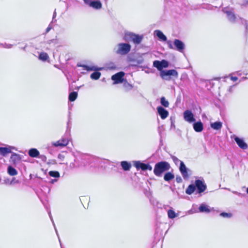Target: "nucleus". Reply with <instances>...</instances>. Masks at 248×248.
<instances>
[{
  "mask_svg": "<svg viewBox=\"0 0 248 248\" xmlns=\"http://www.w3.org/2000/svg\"><path fill=\"white\" fill-rule=\"evenodd\" d=\"M49 217H50V218H51V220L52 221V223L53 224L54 226H55V224H54V221H53L50 214H49ZM54 228H55V230L57 234L58 235L57 231L55 227H54Z\"/></svg>",
  "mask_w": 248,
  "mask_h": 248,
  "instance_id": "nucleus-50",
  "label": "nucleus"
},
{
  "mask_svg": "<svg viewBox=\"0 0 248 248\" xmlns=\"http://www.w3.org/2000/svg\"><path fill=\"white\" fill-rule=\"evenodd\" d=\"M90 6L93 8V9L98 10L102 8V5L101 2L99 0L92 1V2L90 3Z\"/></svg>",
  "mask_w": 248,
  "mask_h": 248,
  "instance_id": "nucleus-19",
  "label": "nucleus"
},
{
  "mask_svg": "<svg viewBox=\"0 0 248 248\" xmlns=\"http://www.w3.org/2000/svg\"><path fill=\"white\" fill-rule=\"evenodd\" d=\"M220 216L223 217L230 218L232 217V215L231 213L223 212L220 214Z\"/></svg>",
  "mask_w": 248,
  "mask_h": 248,
  "instance_id": "nucleus-38",
  "label": "nucleus"
},
{
  "mask_svg": "<svg viewBox=\"0 0 248 248\" xmlns=\"http://www.w3.org/2000/svg\"><path fill=\"white\" fill-rule=\"evenodd\" d=\"M160 76L164 80H170L171 79V76L177 78L178 73L177 71L174 69L165 70L160 71Z\"/></svg>",
  "mask_w": 248,
  "mask_h": 248,
  "instance_id": "nucleus-3",
  "label": "nucleus"
},
{
  "mask_svg": "<svg viewBox=\"0 0 248 248\" xmlns=\"http://www.w3.org/2000/svg\"><path fill=\"white\" fill-rule=\"evenodd\" d=\"M56 16V11H55L54 13H53V18H52V20H53L54 19V18H55Z\"/></svg>",
  "mask_w": 248,
  "mask_h": 248,
  "instance_id": "nucleus-52",
  "label": "nucleus"
},
{
  "mask_svg": "<svg viewBox=\"0 0 248 248\" xmlns=\"http://www.w3.org/2000/svg\"><path fill=\"white\" fill-rule=\"evenodd\" d=\"M53 20H52V21L51 22V23H50V24L52 23H53Z\"/></svg>",
  "mask_w": 248,
  "mask_h": 248,
  "instance_id": "nucleus-59",
  "label": "nucleus"
},
{
  "mask_svg": "<svg viewBox=\"0 0 248 248\" xmlns=\"http://www.w3.org/2000/svg\"><path fill=\"white\" fill-rule=\"evenodd\" d=\"M226 189H228V190L230 191V189L229 188H225Z\"/></svg>",
  "mask_w": 248,
  "mask_h": 248,
  "instance_id": "nucleus-57",
  "label": "nucleus"
},
{
  "mask_svg": "<svg viewBox=\"0 0 248 248\" xmlns=\"http://www.w3.org/2000/svg\"><path fill=\"white\" fill-rule=\"evenodd\" d=\"M222 12L227 14L228 20L234 23L236 20V16L233 12L228 10L227 7L223 8L222 10Z\"/></svg>",
  "mask_w": 248,
  "mask_h": 248,
  "instance_id": "nucleus-10",
  "label": "nucleus"
},
{
  "mask_svg": "<svg viewBox=\"0 0 248 248\" xmlns=\"http://www.w3.org/2000/svg\"><path fill=\"white\" fill-rule=\"evenodd\" d=\"M26 47V46H25L24 47H23V48H22V49H23L24 50H25V47Z\"/></svg>",
  "mask_w": 248,
  "mask_h": 248,
  "instance_id": "nucleus-56",
  "label": "nucleus"
},
{
  "mask_svg": "<svg viewBox=\"0 0 248 248\" xmlns=\"http://www.w3.org/2000/svg\"><path fill=\"white\" fill-rule=\"evenodd\" d=\"M57 180L56 179H53V180H51V183H54V182H57Z\"/></svg>",
  "mask_w": 248,
  "mask_h": 248,
  "instance_id": "nucleus-53",
  "label": "nucleus"
},
{
  "mask_svg": "<svg viewBox=\"0 0 248 248\" xmlns=\"http://www.w3.org/2000/svg\"><path fill=\"white\" fill-rule=\"evenodd\" d=\"M176 181L178 183H181L182 182V179L180 176H176Z\"/></svg>",
  "mask_w": 248,
  "mask_h": 248,
  "instance_id": "nucleus-43",
  "label": "nucleus"
},
{
  "mask_svg": "<svg viewBox=\"0 0 248 248\" xmlns=\"http://www.w3.org/2000/svg\"><path fill=\"white\" fill-rule=\"evenodd\" d=\"M82 66L84 68V69H86L87 71L101 70L102 69V68H96L94 66H92V67H90L89 66L84 65H83Z\"/></svg>",
  "mask_w": 248,
  "mask_h": 248,
  "instance_id": "nucleus-28",
  "label": "nucleus"
},
{
  "mask_svg": "<svg viewBox=\"0 0 248 248\" xmlns=\"http://www.w3.org/2000/svg\"><path fill=\"white\" fill-rule=\"evenodd\" d=\"M234 140L235 141L237 144L240 148L243 150L247 149L248 148L247 144L244 141V140L243 139H240L237 137H235L234 138Z\"/></svg>",
  "mask_w": 248,
  "mask_h": 248,
  "instance_id": "nucleus-15",
  "label": "nucleus"
},
{
  "mask_svg": "<svg viewBox=\"0 0 248 248\" xmlns=\"http://www.w3.org/2000/svg\"><path fill=\"white\" fill-rule=\"evenodd\" d=\"M167 45L168 46V47L170 48V49H175V47H173L172 44V43L170 41V40H169L167 41Z\"/></svg>",
  "mask_w": 248,
  "mask_h": 248,
  "instance_id": "nucleus-41",
  "label": "nucleus"
},
{
  "mask_svg": "<svg viewBox=\"0 0 248 248\" xmlns=\"http://www.w3.org/2000/svg\"><path fill=\"white\" fill-rule=\"evenodd\" d=\"M157 110L161 118L163 120L165 119L169 115V112L161 106L157 107Z\"/></svg>",
  "mask_w": 248,
  "mask_h": 248,
  "instance_id": "nucleus-13",
  "label": "nucleus"
},
{
  "mask_svg": "<svg viewBox=\"0 0 248 248\" xmlns=\"http://www.w3.org/2000/svg\"><path fill=\"white\" fill-rule=\"evenodd\" d=\"M38 158L41 159L43 161L46 162L47 160L46 157L43 155H39Z\"/></svg>",
  "mask_w": 248,
  "mask_h": 248,
  "instance_id": "nucleus-40",
  "label": "nucleus"
},
{
  "mask_svg": "<svg viewBox=\"0 0 248 248\" xmlns=\"http://www.w3.org/2000/svg\"><path fill=\"white\" fill-rule=\"evenodd\" d=\"M210 126L214 130H220L222 126V123L221 122H216L211 123Z\"/></svg>",
  "mask_w": 248,
  "mask_h": 248,
  "instance_id": "nucleus-21",
  "label": "nucleus"
},
{
  "mask_svg": "<svg viewBox=\"0 0 248 248\" xmlns=\"http://www.w3.org/2000/svg\"><path fill=\"white\" fill-rule=\"evenodd\" d=\"M153 65L161 71L163 68H167L169 66V62L165 60L161 61H155L153 62Z\"/></svg>",
  "mask_w": 248,
  "mask_h": 248,
  "instance_id": "nucleus-7",
  "label": "nucleus"
},
{
  "mask_svg": "<svg viewBox=\"0 0 248 248\" xmlns=\"http://www.w3.org/2000/svg\"><path fill=\"white\" fill-rule=\"evenodd\" d=\"M12 152L11 149L7 147H0V154L1 155L4 156L7 154Z\"/></svg>",
  "mask_w": 248,
  "mask_h": 248,
  "instance_id": "nucleus-23",
  "label": "nucleus"
},
{
  "mask_svg": "<svg viewBox=\"0 0 248 248\" xmlns=\"http://www.w3.org/2000/svg\"><path fill=\"white\" fill-rule=\"evenodd\" d=\"M143 62V59L139 60L137 61V64H141Z\"/></svg>",
  "mask_w": 248,
  "mask_h": 248,
  "instance_id": "nucleus-48",
  "label": "nucleus"
},
{
  "mask_svg": "<svg viewBox=\"0 0 248 248\" xmlns=\"http://www.w3.org/2000/svg\"><path fill=\"white\" fill-rule=\"evenodd\" d=\"M124 75V73L123 72H120L113 75L111 77V79L114 81V84H118L123 82Z\"/></svg>",
  "mask_w": 248,
  "mask_h": 248,
  "instance_id": "nucleus-9",
  "label": "nucleus"
},
{
  "mask_svg": "<svg viewBox=\"0 0 248 248\" xmlns=\"http://www.w3.org/2000/svg\"><path fill=\"white\" fill-rule=\"evenodd\" d=\"M160 103L163 107L167 108L169 106V102L167 100L165 97L163 96L160 98Z\"/></svg>",
  "mask_w": 248,
  "mask_h": 248,
  "instance_id": "nucleus-30",
  "label": "nucleus"
},
{
  "mask_svg": "<svg viewBox=\"0 0 248 248\" xmlns=\"http://www.w3.org/2000/svg\"><path fill=\"white\" fill-rule=\"evenodd\" d=\"M231 79L232 81H236V80L238 79V78H237V77H231Z\"/></svg>",
  "mask_w": 248,
  "mask_h": 248,
  "instance_id": "nucleus-49",
  "label": "nucleus"
},
{
  "mask_svg": "<svg viewBox=\"0 0 248 248\" xmlns=\"http://www.w3.org/2000/svg\"><path fill=\"white\" fill-rule=\"evenodd\" d=\"M131 46L128 43H122L118 44L113 49L114 52L118 55H125L131 50Z\"/></svg>",
  "mask_w": 248,
  "mask_h": 248,
  "instance_id": "nucleus-2",
  "label": "nucleus"
},
{
  "mask_svg": "<svg viewBox=\"0 0 248 248\" xmlns=\"http://www.w3.org/2000/svg\"><path fill=\"white\" fill-rule=\"evenodd\" d=\"M0 46L6 48H11L13 46V45L7 43L0 44Z\"/></svg>",
  "mask_w": 248,
  "mask_h": 248,
  "instance_id": "nucleus-37",
  "label": "nucleus"
},
{
  "mask_svg": "<svg viewBox=\"0 0 248 248\" xmlns=\"http://www.w3.org/2000/svg\"><path fill=\"white\" fill-rule=\"evenodd\" d=\"M193 126L194 130L197 132H202L203 128V124L201 121L194 123Z\"/></svg>",
  "mask_w": 248,
  "mask_h": 248,
  "instance_id": "nucleus-16",
  "label": "nucleus"
},
{
  "mask_svg": "<svg viewBox=\"0 0 248 248\" xmlns=\"http://www.w3.org/2000/svg\"><path fill=\"white\" fill-rule=\"evenodd\" d=\"M154 34L160 40L163 41H166L167 40V37L163 34V33L159 30H155L154 31Z\"/></svg>",
  "mask_w": 248,
  "mask_h": 248,
  "instance_id": "nucleus-18",
  "label": "nucleus"
},
{
  "mask_svg": "<svg viewBox=\"0 0 248 248\" xmlns=\"http://www.w3.org/2000/svg\"><path fill=\"white\" fill-rule=\"evenodd\" d=\"M171 126H173V122L172 121H171Z\"/></svg>",
  "mask_w": 248,
  "mask_h": 248,
  "instance_id": "nucleus-55",
  "label": "nucleus"
},
{
  "mask_svg": "<svg viewBox=\"0 0 248 248\" xmlns=\"http://www.w3.org/2000/svg\"><path fill=\"white\" fill-rule=\"evenodd\" d=\"M134 165L138 170L141 169L142 170H149L151 171L152 170V167L150 164H145L140 161H135Z\"/></svg>",
  "mask_w": 248,
  "mask_h": 248,
  "instance_id": "nucleus-5",
  "label": "nucleus"
},
{
  "mask_svg": "<svg viewBox=\"0 0 248 248\" xmlns=\"http://www.w3.org/2000/svg\"><path fill=\"white\" fill-rule=\"evenodd\" d=\"M121 165L123 169L125 171L129 170L131 167V163L126 161H122L121 162Z\"/></svg>",
  "mask_w": 248,
  "mask_h": 248,
  "instance_id": "nucleus-22",
  "label": "nucleus"
},
{
  "mask_svg": "<svg viewBox=\"0 0 248 248\" xmlns=\"http://www.w3.org/2000/svg\"><path fill=\"white\" fill-rule=\"evenodd\" d=\"M53 42H55V40L54 39L50 40L47 41V43L50 44L51 43H53Z\"/></svg>",
  "mask_w": 248,
  "mask_h": 248,
  "instance_id": "nucleus-51",
  "label": "nucleus"
},
{
  "mask_svg": "<svg viewBox=\"0 0 248 248\" xmlns=\"http://www.w3.org/2000/svg\"><path fill=\"white\" fill-rule=\"evenodd\" d=\"M125 38H129L136 44H139L142 41V37L139 35L135 34L131 32H128L125 34Z\"/></svg>",
  "mask_w": 248,
  "mask_h": 248,
  "instance_id": "nucleus-6",
  "label": "nucleus"
},
{
  "mask_svg": "<svg viewBox=\"0 0 248 248\" xmlns=\"http://www.w3.org/2000/svg\"><path fill=\"white\" fill-rule=\"evenodd\" d=\"M179 170L185 180H188L189 178L190 174L188 173L190 172V170L187 169L183 162H181V165L179 166Z\"/></svg>",
  "mask_w": 248,
  "mask_h": 248,
  "instance_id": "nucleus-4",
  "label": "nucleus"
},
{
  "mask_svg": "<svg viewBox=\"0 0 248 248\" xmlns=\"http://www.w3.org/2000/svg\"><path fill=\"white\" fill-rule=\"evenodd\" d=\"M195 189H196V186L194 185L191 184L188 186L186 190V193L187 194L191 195L194 192Z\"/></svg>",
  "mask_w": 248,
  "mask_h": 248,
  "instance_id": "nucleus-26",
  "label": "nucleus"
},
{
  "mask_svg": "<svg viewBox=\"0 0 248 248\" xmlns=\"http://www.w3.org/2000/svg\"><path fill=\"white\" fill-rule=\"evenodd\" d=\"M48 58V56L46 53H45V52L40 53L39 56V59L40 60H42L43 61H46L47 60Z\"/></svg>",
  "mask_w": 248,
  "mask_h": 248,
  "instance_id": "nucleus-32",
  "label": "nucleus"
},
{
  "mask_svg": "<svg viewBox=\"0 0 248 248\" xmlns=\"http://www.w3.org/2000/svg\"><path fill=\"white\" fill-rule=\"evenodd\" d=\"M232 193L235 194H236V195H238V196H243L242 194H241V193H239L238 192L235 191H233Z\"/></svg>",
  "mask_w": 248,
  "mask_h": 248,
  "instance_id": "nucleus-47",
  "label": "nucleus"
},
{
  "mask_svg": "<svg viewBox=\"0 0 248 248\" xmlns=\"http://www.w3.org/2000/svg\"><path fill=\"white\" fill-rule=\"evenodd\" d=\"M175 176L174 175L170 172L166 173L164 176V179L167 182H169L173 179Z\"/></svg>",
  "mask_w": 248,
  "mask_h": 248,
  "instance_id": "nucleus-24",
  "label": "nucleus"
},
{
  "mask_svg": "<svg viewBox=\"0 0 248 248\" xmlns=\"http://www.w3.org/2000/svg\"><path fill=\"white\" fill-rule=\"evenodd\" d=\"M241 23L244 25L246 27V30H248V21L243 18H241Z\"/></svg>",
  "mask_w": 248,
  "mask_h": 248,
  "instance_id": "nucleus-39",
  "label": "nucleus"
},
{
  "mask_svg": "<svg viewBox=\"0 0 248 248\" xmlns=\"http://www.w3.org/2000/svg\"><path fill=\"white\" fill-rule=\"evenodd\" d=\"M58 157L61 160H63L64 158V155L62 154H60L58 155Z\"/></svg>",
  "mask_w": 248,
  "mask_h": 248,
  "instance_id": "nucleus-44",
  "label": "nucleus"
},
{
  "mask_svg": "<svg viewBox=\"0 0 248 248\" xmlns=\"http://www.w3.org/2000/svg\"><path fill=\"white\" fill-rule=\"evenodd\" d=\"M195 186L198 189V193H201L206 190V186L202 181L200 180H197L195 181Z\"/></svg>",
  "mask_w": 248,
  "mask_h": 248,
  "instance_id": "nucleus-11",
  "label": "nucleus"
},
{
  "mask_svg": "<svg viewBox=\"0 0 248 248\" xmlns=\"http://www.w3.org/2000/svg\"><path fill=\"white\" fill-rule=\"evenodd\" d=\"M247 193H248V187L247 189Z\"/></svg>",
  "mask_w": 248,
  "mask_h": 248,
  "instance_id": "nucleus-58",
  "label": "nucleus"
},
{
  "mask_svg": "<svg viewBox=\"0 0 248 248\" xmlns=\"http://www.w3.org/2000/svg\"><path fill=\"white\" fill-rule=\"evenodd\" d=\"M170 168V166L168 162L160 161L155 164L154 173L156 176L160 177L164 172L169 170Z\"/></svg>",
  "mask_w": 248,
  "mask_h": 248,
  "instance_id": "nucleus-1",
  "label": "nucleus"
},
{
  "mask_svg": "<svg viewBox=\"0 0 248 248\" xmlns=\"http://www.w3.org/2000/svg\"><path fill=\"white\" fill-rule=\"evenodd\" d=\"M124 87L125 88V89L127 91H129V90H131L133 88L132 85L130 84L127 81H125V82H124Z\"/></svg>",
  "mask_w": 248,
  "mask_h": 248,
  "instance_id": "nucleus-36",
  "label": "nucleus"
},
{
  "mask_svg": "<svg viewBox=\"0 0 248 248\" xmlns=\"http://www.w3.org/2000/svg\"><path fill=\"white\" fill-rule=\"evenodd\" d=\"M68 142L69 140L67 139L63 138L56 142H53L52 145L55 147H64L68 144Z\"/></svg>",
  "mask_w": 248,
  "mask_h": 248,
  "instance_id": "nucleus-14",
  "label": "nucleus"
},
{
  "mask_svg": "<svg viewBox=\"0 0 248 248\" xmlns=\"http://www.w3.org/2000/svg\"><path fill=\"white\" fill-rule=\"evenodd\" d=\"M53 20H52V21L51 22V23H50V24L52 23H53Z\"/></svg>",
  "mask_w": 248,
  "mask_h": 248,
  "instance_id": "nucleus-61",
  "label": "nucleus"
},
{
  "mask_svg": "<svg viewBox=\"0 0 248 248\" xmlns=\"http://www.w3.org/2000/svg\"><path fill=\"white\" fill-rule=\"evenodd\" d=\"M173 44L175 47V49L180 52H182L185 49V46L184 43L179 39H175Z\"/></svg>",
  "mask_w": 248,
  "mask_h": 248,
  "instance_id": "nucleus-12",
  "label": "nucleus"
},
{
  "mask_svg": "<svg viewBox=\"0 0 248 248\" xmlns=\"http://www.w3.org/2000/svg\"><path fill=\"white\" fill-rule=\"evenodd\" d=\"M49 175L51 177H55V178H59L60 177V173L57 171H50L48 172Z\"/></svg>",
  "mask_w": 248,
  "mask_h": 248,
  "instance_id": "nucleus-33",
  "label": "nucleus"
},
{
  "mask_svg": "<svg viewBox=\"0 0 248 248\" xmlns=\"http://www.w3.org/2000/svg\"><path fill=\"white\" fill-rule=\"evenodd\" d=\"M83 1L85 4L88 5L89 6H90V3L92 2V1L90 0H83Z\"/></svg>",
  "mask_w": 248,
  "mask_h": 248,
  "instance_id": "nucleus-46",
  "label": "nucleus"
},
{
  "mask_svg": "<svg viewBox=\"0 0 248 248\" xmlns=\"http://www.w3.org/2000/svg\"><path fill=\"white\" fill-rule=\"evenodd\" d=\"M28 154L31 157H38L39 152L35 148H31L29 150Z\"/></svg>",
  "mask_w": 248,
  "mask_h": 248,
  "instance_id": "nucleus-20",
  "label": "nucleus"
},
{
  "mask_svg": "<svg viewBox=\"0 0 248 248\" xmlns=\"http://www.w3.org/2000/svg\"><path fill=\"white\" fill-rule=\"evenodd\" d=\"M7 170H8V173H9V174L11 176H14L17 174V170L15 168L12 167V166H9L8 167Z\"/></svg>",
  "mask_w": 248,
  "mask_h": 248,
  "instance_id": "nucleus-27",
  "label": "nucleus"
},
{
  "mask_svg": "<svg viewBox=\"0 0 248 248\" xmlns=\"http://www.w3.org/2000/svg\"><path fill=\"white\" fill-rule=\"evenodd\" d=\"M130 65L132 66H137V64H131Z\"/></svg>",
  "mask_w": 248,
  "mask_h": 248,
  "instance_id": "nucleus-54",
  "label": "nucleus"
},
{
  "mask_svg": "<svg viewBox=\"0 0 248 248\" xmlns=\"http://www.w3.org/2000/svg\"><path fill=\"white\" fill-rule=\"evenodd\" d=\"M52 28V26L51 25V24H50L48 25V26L47 27V28L46 29V33L48 32Z\"/></svg>",
  "mask_w": 248,
  "mask_h": 248,
  "instance_id": "nucleus-45",
  "label": "nucleus"
},
{
  "mask_svg": "<svg viewBox=\"0 0 248 248\" xmlns=\"http://www.w3.org/2000/svg\"><path fill=\"white\" fill-rule=\"evenodd\" d=\"M78 96V93L76 92H73L69 94V100L70 101H74Z\"/></svg>",
  "mask_w": 248,
  "mask_h": 248,
  "instance_id": "nucleus-29",
  "label": "nucleus"
},
{
  "mask_svg": "<svg viewBox=\"0 0 248 248\" xmlns=\"http://www.w3.org/2000/svg\"><path fill=\"white\" fill-rule=\"evenodd\" d=\"M199 211L201 213H209L210 212V209L208 208V206L204 203H202L200 205L199 208Z\"/></svg>",
  "mask_w": 248,
  "mask_h": 248,
  "instance_id": "nucleus-25",
  "label": "nucleus"
},
{
  "mask_svg": "<svg viewBox=\"0 0 248 248\" xmlns=\"http://www.w3.org/2000/svg\"><path fill=\"white\" fill-rule=\"evenodd\" d=\"M184 120L189 123H192L195 122L196 119L194 118V114L189 110H186L184 112Z\"/></svg>",
  "mask_w": 248,
  "mask_h": 248,
  "instance_id": "nucleus-8",
  "label": "nucleus"
},
{
  "mask_svg": "<svg viewBox=\"0 0 248 248\" xmlns=\"http://www.w3.org/2000/svg\"><path fill=\"white\" fill-rule=\"evenodd\" d=\"M10 159L11 161L13 162V163L16 164L19 163L20 161L21 157L20 155L13 153L11 156Z\"/></svg>",
  "mask_w": 248,
  "mask_h": 248,
  "instance_id": "nucleus-17",
  "label": "nucleus"
},
{
  "mask_svg": "<svg viewBox=\"0 0 248 248\" xmlns=\"http://www.w3.org/2000/svg\"><path fill=\"white\" fill-rule=\"evenodd\" d=\"M168 216L170 218L172 219L176 217V214L173 210H169L168 211Z\"/></svg>",
  "mask_w": 248,
  "mask_h": 248,
  "instance_id": "nucleus-34",
  "label": "nucleus"
},
{
  "mask_svg": "<svg viewBox=\"0 0 248 248\" xmlns=\"http://www.w3.org/2000/svg\"><path fill=\"white\" fill-rule=\"evenodd\" d=\"M101 73L99 72H94L91 75V78L93 79L97 80L100 78Z\"/></svg>",
  "mask_w": 248,
  "mask_h": 248,
  "instance_id": "nucleus-31",
  "label": "nucleus"
},
{
  "mask_svg": "<svg viewBox=\"0 0 248 248\" xmlns=\"http://www.w3.org/2000/svg\"><path fill=\"white\" fill-rule=\"evenodd\" d=\"M116 66L115 65V64L113 63H110L108 65V68L109 69H111V70H113V69H115L116 68Z\"/></svg>",
  "mask_w": 248,
  "mask_h": 248,
  "instance_id": "nucleus-42",
  "label": "nucleus"
},
{
  "mask_svg": "<svg viewBox=\"0 0 248 248\" xmlns=\"http://www.w3.org/2000/svg\"><path fill=\"white\" fill-rule=\"evenodd\" d=\"M173 161L175 163V165H177L179 163L180 164V165H181V162H183L182 161L179 159L177 157L175 156H171Z\"/></svg>",
  "mask_w": 248,
  "mask_h": 248,
  "instance_id": "nucleus-35",
  "label": "nucleus"
},
{
  "mask_svg": "<svg viewBox=\"0 0 248 248\" xmlns=\"http://www.w3.org/2000/svg\"><path fill=\"white\" fill-rule=\"evenodd\" d=\"M53 20H52V21L51 22V23H50V24L52 23H53Z\"/></svg>",
  "mask_w": 248,
  "mask_h": 248,
  "instance_id": "nucleus-60",
  "label": "nucleus"
}]
</instances>
